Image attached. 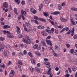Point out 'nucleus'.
<instances>
[{
  "label": "nucleus",
  "instance_id": "nucleus-16",
  "mask_svg": "<svg viewBox=\"0 0 77 77\" xmlns=\"http://www.w3.org/2000/svg\"><path fill=\"white\" fill-rule=\"evenodd\" d=\"M7 37L8 38H9V39H10V38H12V36L11 35V34H10V32H9L7 34Z\"/></svg>",
  "mask_w": 77,
  "mask_h": 77
},
{
  "label": "nucleus",
  "instance_id": "nucleus-43",
  "mask_svg": "<svg viewBox=\"0 0 77 77\" xmlns=\"http://www.w3.org/2000/svg\"><path fill=\"white\" fill-rule=\"evenodd\" d=\"M50 23H51V24H52V25H54V23H54V22H53V21L51 20H50Z\"/></svg>",
  "mask_w": 77,
  "mask_h": 77
},
{
  "label": "nucleus",
  "instance_id": "nucleus-36",
  "mask_svg": "<svg viewBox=\"0 0 77 77\" xmlns=\"http://www.w3.org/2000/svg\"><path fill=\"white\" fill-rule=\"evenodd\" d=\"M55 48L56 50H59V47L57 45H56L55 46Z\"/></svg>",
  "mask_w": 77,
  "mask_h": 77
},
{
  "label": "nucleus",
  "instance_id": "nucleus-14",
  "mask_svg": "<svg viewBox=\"0 0 77 77\" xmlns=\"http://www.w3.org/2000/svg\"><path fill=\"white\" fill-rule=\"evenodd\" d=\"M41 43L42 44V45H43V46H44V47H45L46 46V44L44 41V40H42V41Z\"/></svg>",
  "mask_w": 77,
  "mask_h": 77
},
{
  "label": "nucleus",
  "instance_id": "nucleus-30",
  "mask_svg": "<svg viewBox=\"0 0 77 77\" xmlns=\"http://www.w3.org/2000/svg\"><path fill=\"white\" fill-rule=\"evenodd\" d=\"M5 66V64L3 63H2L0 64V67L1 68H3Z\"/></svg>",
  "mask_w": 77,
  "mask_h": 77
},
{
  "label": "nucleus",
  "instance_id": "nucleus-42",
  "mask_svg": "<svg viewBox=\"0 0 77 77\" xmlns=\"http://www.w3.org/2000/svg\"><path fill=\"white\" fill-rule=\"evenodd\" d=\"M18 36L19 38H23V35L22 34H19Z\"/></svg>",
  "mask_w": 77,
  "mask_h": 77
},
{
  "label": "nucleus",
  "instance_id": "nucleus-57",
  "mask_svg": "<svg viewBox=\"0 0 77 77\" xmlns=\"http://www.w3.org/2000/svg\"><path fill=\"white\" fill-rule=\"evenodd\" d=\"M21 3L22 5H25V1H22L21 2Z\"/></svg>",
  "mask_w": 77,
  "mask_h": 77
},
{
  "label": "nucleus",
  "instance_id": "nucleus-2",
  "mask_svg": "<svg viewBox=\"0 0 77 77\" xmlns=\"http://www.w3.org/2000/svg\"><path fill=\"white\" fill-rule=\"evenodd\" d=\"M14 75H15V72L14 70H11L9 74V77H12L14 76Z\"/></svg>",
  "mask_w": 77,
  "mask_h": 77
},
{
  "label": "nucleus",
  "instance_id": "nucleus-17",
  "mask_svg": "<svg viewBox=\"0 0 77 77\" xmlns=\"http://www.w3.org/2000/svg\"><path fill=\"white\" fill-rule=\"evenodd\" d=\"M17 65L19 64L20 65H23V63H22V62L20 61V60H18L17 62Z\"/></svg>",
  "mask_w": 77,
  "mask_h": 77
},
{
  "label": "nucleus",
  "instance_id": "nucleus-59",
  "mask_svg": "<svg viewBox=\"0 0 77 77\" xmlns=\"http://www.w3.org/2000/svg\"><path fill=\"white\" fill-rule=\"evenodd\" d=\"M55 56H56V57H57V56H58V55H57V54L56 53H54L53 54Z\"/></svg>",
  "mask_w": 77,
  "mask_h": 77
},
{
  "label": "nucleus",
  "instance_id": "nucleus-3",
  "mask_svg": "<svg viewBox=\"0 0 77 77\" xmlns=\"http://www.w3.org/2000/svg\"><path fill=\"white\" fill-rule=\"evenodd\" d=\"M27 39L26 40V44H30L31 43V41H30V39L29 38V37H27Z\"/></svg>",
  "mask_w": 77,
  "mask_h": 77
},
{
  "label": "nucleus",
  "instance_id": "nucleus-4",
  "mask_svg": "<svg viewBox=\"0 0 77 77\" xmlns=\"http://www.w3.org/2000/svg\"><path fill=\"white\" fill-rule=\"evenodd\" d=\"M30 11L31 12H32V13L34 14H35L36 13V11L33 8H30Z\"/></svg>",
  "mask_w": 77,
  "mask_h": 77
},
{
  "label": "nucleus",
  "instance_id": "nucleus-32",
  "mask_svg": "<svg viewBox=\"0 0 77 77\" xmlns=\"http://www.w3.org/2000/svg\"><path fill=\"white\" fill-rule=\"evenodd\" d=\"M34 18L35 20H39V18H38V17L36 16H34Z\"/></svg>",
  "mask_w": 77,
  "mask_h": 77
},
{
  "label": "nucleus",
  "instance_id": "nucleus-28",
  "mask_svg": "<svg viewBox=\"0 0 77 77\" xmlns=\"http://www.w3.org/2000/svg\"><path fill=\"white\" fill-rule=\"evenodd\" d=\"M0 40L1 41H3L5 40V37H2L0 38Z\"/></svg>",
  "mask_w": 77,
  "mask_h": 77
},
{
  "label": "nucleus",
  "instance_id": "nucleus-31",
  "mask_svg": "<svg viewBox=\"0 0 77 77\" xmlns=\"http://www.w3.org/2000/svg\"><path fill=\"white\" fill-rule=\"evenodd\" d=\"M64 31L65 30H66V32H68L69 30V28L68 27L64 28Z\"/></svg>",
  "mask_w": 77,
  "mask_h": 77
},
{
  "label": "nucleus",
  "instance_id": "nucleus-48",
  "mask_svg": "<svg viewBox=\"0 0 77 77\" xmlns=\"http://www.w3.org/2000/svg\"><path fill=\"white\" fill-rule=\"evenodd\" d=\"M66 45L67 47V48H69V47H70V45H69V44H66Z\"/></svg>",
  "mask_w": 77,
  "mask_h": 77
},
{
  "label": "nucleus",
  "instance_id": "nucleus-49",
  "mask_svg": "<svg viewBox=\"0 0 77 77\" xmlns=\"http://www.w3.org/2000/svg\"><path fill=\"white\" fill-rule=\"evenodd\" d=\"M71 32V30H69V32H67L66 34H67V35H69V34H70V32Z\"/></svg>",
  "mask_w": 77,
  "mask_h": 77
},
{
  "label": "nucleus",
  "instance_id": "nucleus-37",
  "mask_svg": "<svg viewBox=\"0 0 77 77\" xmlns=\"http://www.w3.org/2000/svg\"><path fill=\"white\" fill-rule=\"evenodd\" d=\"M58 9L59 11H60L62 9V7H61L60 5H59L58 6Z\"/></svg>",
  "mask_w": 77,
  "mask_h": 77
},
{
  "label": "nucleus",
  "instance_id": "nucleus-45",
  "mask_svg": "<svg viewBox=\"0 0 77 77\" xmlns=\"http://www.w3.org/2000/svg\"><path fill=\"white\" fill-rule=\"evenodd\" d=\"M54 26H55L56 27H57L58 26H57V23L56 22L54 23Z\"/></svg>",
  "mask_w": 77,
  "mask_h": 77
},
{
  "label": "nucleus",
  "instance_id": "nucleus-8",
  "mask_svg": "<svg viewBox=\"0 0 77 77\" xmlns=\"http://www.w3.org/2000/svg\"><path fill=\"white\" fill-rule=\"evenodd\" d=\"M70 52L71 54H73V55H76L77 54V53H76L75 52H74V49H71L70 50Z\"/></svg>",
  "mask_w": 77,
  "mask_h": 77
},
{
  "label": "nucleus",
  "instance_id": "nucleus-38",
  "mask_svg": "<svg viewBox=\"0 0 77 77\" xmlns=\"http://www.w3.org/2000/svg\"><path fill=\"white\" fill-rule=\"evenodd\" d=\"M25 25L27 27H29L30 26V25L27 22H26L25 23Z\"/></svg>",
  "mask_w": 77,
  "mask_h": 77
},
{
  "label": "nucleus",
  "instance_id": "nucleus-23",
  "mask_svg": "<svg viewBox=\"0 0 77 77\" xmlns=\"http://www.w3.org/2000/svg\"><path fill=\"white\" fill-rule=\"evenodd\" d=\"M14 11L15 14L16 15H18V14L17 13V8H15L14 9Z\"/></svg>",
  "mask_w": 77,
  "mask_h": 77
},
{
  "label": "nucleus",
  "instance_id": "nucleus-58",
  "mask_svg": "<svg viewBox=\"0 0 77 77\" xmlns=\"http://www.w3.org/2000/svg\"><path fill=\"white\" fill-rule=\"evenodd\" d=\"M23 55V54L22 53H20L19 54V55L20 57L22 56Z\"/></svg>",
  "mask_w": 77,
  "mask_h": 77
},
{
  "label": "nucleus",
  "instance_id": "nucleus-9",
  "mask_svg": "<svg viewBox=\"0 0 77 77\" xmlns=\"http://www.w3.org/2000/svg\"><path fill=\"white\" fill-rule=\"evenodd\" d=\"M50 72H51V69H50V70L48 71V72H47V74L50 75V77H52V76H53V74H52Z\"/></svg>",
  "mask_w": 77,
  "mask_h": 77
},
{
  "label": "nucleus",
  "instance_id": "nucleus-19",
  "mask_svg": "<svg viewBox=\"0 0 77 77\" xmlns=\"http://www.w3.org/2000/svg\"><path fill=\"white\" fill-rule=\"evenodd\" d=\"M46 67L47 68H48V69H49L48 71H50V69H51V66L50 65H47L46 66Z\"/></svg>",
  "mask_w": 77,
  "mask_h": 77
},
{
  "label": "nucleus",
  "instance_id": "nucleus-11",
  "mask_svg": "<svg viewBox=\"0 0 77 77\" xmlns=\"http://www.w3.org/2000/svg\"><path fill=\"white\" fill-rule=\"evenodd\" d=\"M3 6L5 8H7L8 7V3L6 2H5L4 3H3Z\"/></svg>",
  "mask_w": 77,
  "mask_h": 77
},
{
  "label": "nucleus",
  "instance_id": "nucleus-33",
  "mask_svg": "<svg viewBox=\"0 0 77 77\" xmlns=\"http://www.w3.org/2000/svg\"><path fill=\"white\" fill-rule=\"evenodd\" d=\"M72 69L74 71H75L76 70H77V69H76V67L74 66L72 67Z\"/></svg>",
  "mask_w": 77,
  "mask_h": 77
},
{
  "label": "nucleus",
  "instance_id": "nucleus-54",
  "mask_svg": "<svg viewBox=\"0 0 77 77\" xmlns=\"http://www.w3.org/2000/svg\"><path fill=\"white\" fill-rule=\"evenodd\" d=\"M65 5V2H63L62 4V6H64Z\"/></svg>",
  "mask_w": 77,
  "mask_h": 77
},
{
  "label": "nucleus",
  "instance_id": "nucleus-64",
  "mask_svg": "<svg viewBox=\"0 0 77 77\" xmlns=\"http://www.w3.org/2000/svg\"><path fill=\"white\" fill-rule=\"evenodd\" d=\"M30 71H31V72H33V71L34 70H33V68L31 67L30 68Z\"/></svg>",
  "mask_w": 77,
  "mask_h": 77
},
{
  "label": "nucleus",
  "instance_id": "nucleus-51",
  "mask_svg": "<svg viewBox=\"0 0 77 77\" xmlns=\"http://www.w3.org/2000/svg\"><path fill=\"white\" fill-rule=\"evenodd\" d=\"M51 38V36L49 35L46 38V39H50Z\"/></svg>",
  "mask_w": 77,
  "mask_h": 77
},
{
  "label": "nucleus",
  "instance_id": "nucleus-24",
  "mask_svg": "<svg viewBox=\"0 0 77 77\" xmlns=\"http://www.w3.org/2000/svg\"><path fill=\"white\" fill-rule=\"evenodd\" d=\"M31 61L32 64L33 65L35 64V61L33 59H31Z\"/></svg>",
  "mask_w": 77,
  "mask_h": 77
},
{
  "label": "nucleus",
  "instance_id": "nucleus-60",
  "mask_svg": "<svg viewBox=\"0 0 77 77\" xmlns=\"http://www.w3.org/2000/svg\"><path fill=\"white\" fill-rule=\"evenodd\" d=\"M47 32L48 33H51V31L50 30H47Z\"/></svg>",
  "mask_w": 77,
  "mask_h": 77
},
{
  "label": "nucleus",
  "instance_id": "nucleus-63",
  "mask_svg": "<svg viewBox=\"0 0 77 77\" xmlns=\"http://www.w3.org/2000/svg\"><path fill=\"white\" fill-rule=\"evenodd\" d=\"M44 61H47V62H48V60L47 58H44Z\"/></svg>",
  "mask_w": 77,
  "mask_h": 77
},
{
  "label": "nucleus",
  "instance_id": "nucleus-55",
  "mask_svg": "<svg viewBox=\"0 0 77 77\" xmlns=\"http://www.w3.org/2000/svg\"><path fill=\"white\" fill-rule=\"evenodd\" d=\"M11 64H12V62H11V61H9L8 63V65H11Z\"/></svg>",
  "mask_w": 77,
  "mask_h": 77
},
{
  "label": "nucleus",
  "instance_id": "nucleus-34",
  "mask_svg": "<svg viewBox=\"0 0 77 77\" xmlns=\"http://www.w3.org/2000/svg\"><path fill=\"white\" fill-rule=\"evenodd\" d=\"M28 54L31 57H33V55L31 53L29 52L28 53Z\"/></svg>",
  "mask_w": 77,
  "mask_h": 77
},
{
  "label": "nucleus",
  "instance_id": "nucleus-41",
  "mask_svg": "<svg viewBox=\"0 0 77 77\" xmlns=\"http://www.w3.org/2000/svg\"><path fill=\"white\" fill-rule=\"evenodd\" d=\"M26 54H27V51L26 50H24L23 51V54L26 55Z\"/></svg>",
  "mask_w": 77,
  "mask_h": 77
},
{
  "label": "nucleus",
  "instance_id": "nucleus-27",
  "mask_svg": "<svg viewBox=\"0 0 77 77\" xmlns=\"http://www.w3.org/2000/svg\"><path fill=\"white\" fill-rule=\"evenodd\" d=\"M71 10L72 11H77V8H71Z\"/></svg>",
  "mask_w": 77,
  "mask_h": 77
},
{
  "label": "nucleus",
  "instance_id": "nucleus-20",
  "mask_svg": "<svg viewBox=\"0 0 77 77\" xmlns=\"http://www.w3.org/2000/svg\"><path fill=\"white\" fill-rule=\"evenodd\" d=\"M38 28L39 29H44V26H38Z\"/></svg>",
  "mask_w": 77,
  "mask_h": 77
},
{
  "label": "nucleus",
  "instance_id": "nucleus-40",
  "mask_svg": "<svg viewBox=\"0 0 77 77\" xmlns=\"http://www.w3.org/2000/svg\"><path fill=\"white\" fill-rule=\"evenodd\" d=\"M39 20L40 21H45V19H42V18H40Z\"/></svg>",
  "mask_w": 77,
  "mask_h": 77
},
{
  "label": "nucleus",
  "instance_id": "nucleus-12",
  "mask_svg": "<svg viewBox=\"0 0 77 77\" xmlns=\"http://www.w3.org/2000/svg\"><path fill=\"white\" fill-rule=\"evenodd\" d=\"M60 13L59 11H55L54 13H52L51 14L52 15H58V14H60Z\"/></svg>",
  "mask_w": 77,
  "mask_h": 77
},
{
  "label": "nucleus",
  "instance_id": "nucleus-53",
  "mask_svg": "<svg viewBox=\"0 0 77 77\" xmlns=\"http://www.w3.org/2000/svg\"><path fill=\"white\" fill-rule=\"evenodd\" d=\"M21 15L20 16L18 17V21H20V20H21Z\"/></svg>",
  "mask_w": 77,
  "mask_h": 77
},
{
  "label": "nucleus",
  "instance_id": "nucleus-26",
  "mask_svg": "<svg viewBox=\"0 0 77 77\" xmlns=\"http://www.w3.org/2000/svg\"><path fill=\"white\" fill-rule=\"evenodd\" d=\"M35 69L36 71H37V72H40V70H39V69L37 67H35Z\"/></svg>",
  "mask_w": 77,
  "mask_h": 77
},
{
  "label": "nucleus",
  "instance_id": "nucleus-10",
  "mask_svg": "<svg viewBox=\"0 0 77 77\" xmlns=\"http://www.w3.org/2000/svg\"><path fill=\"white\" fill-rule=\"evenodd\" d=\"M41 33L43 36H47V33L45 32V31H42L41 32Z\"/></svg>",
  "mask_w": 77,
  "mask_h": 77
},
{
  "label": "nucleus",
  "instance_id": "nucleus-39",
  "mask_svg": "<svg viewBox=\"0 0 77 77\" xmlns=\"http://www.w3.org/2000/svg\"><path fill=\"white\" fill-rule=\"evenodd\" d=\"M34 21L35 24H39V22L38 21L35 20H34Z\"/></svg>",
  "mask_w": 77,
  "mask_h": 77
},
{
  "label": "nucleus",
  "instance_id": "nucleus-62",
  "mask_svg": "<svg viewBox=\"0 0 77 77\" xmlns=\"http://www.w3.org/2000/svg\"><path fill=\"white\" fill-rule=\"evenodd\" d=\"M37 66L38 67H39V66H41V64H40V63H38L37 65Z\"/></svg>",
  "mask_w": 77,
  "mask_h": 77
},
{
  "label": "nucleus",
  "instance_id": "nucleus-29",
  "mask_svg": "<svg viewBox=\"0 0 77 77\" xmlns=\"http://www.w3.org/2000/svg\"><path fill=\"white\" fill-rule=\"evenodd\" d=\"M44 63L45 65H50V62H45Z\"/></svg>",
  "mask_w": 77,
  "mask_h": 77
},
{
  "label": "nucleus",
  "instance_id": "nucleus-6",
  "mask_svg": "<svg viewBox=\"0 0 77 77\" xmlns=\"http://www.w3.org/2000/svg\"><path fill=\"white\" fill-rule=\"evenodd\" d=\"M4 47L5 45H0V47L1 48H0V51H3Z\"/></svg>",
  "mask_w": 77,
  "mask_h": 77
},
{
  "label": "nucleus",
  "instance_id": "nucleus-52",
  "mask_svg": "<svg viewBox=\"0 0 77 77\" xmlns=\"http://www.w3.org/2000/svg\"><path fill=\"white\" fill-rule=\"evenodd\" d=\"M73 38L75 39H77V35H75L73 36Z\"/></svg>",
  "mask_w": 77,
  "mask_h": 77
},
{
  "label": "nucleus",
  "instance_id": "nucleus-25",
  "mask_svg": "<svg viewBox=\"0 0 77 77\" xmlns=\"http://www.w3.org/2000/svg\"><path fill=\"white\" fill-rule=\"evenodd\" d=\"M9 31H6V30L3 31V32L4 34L5 35H6V34H8V33H9Z\"/></svg>",
  "mask_w": 77,
  "mask_h": 77
},
{
  "label": "nucleus",
  "instance_id": "nucleus-22",
  "mask_svg": "<svg viewBox=\"0 0 77 77\" xmlns=\"http://www.w3.org/2000/svg\"><path fill=\"white\" fill-rule=\"evenodd\" d=\"M60 20L63 22H65L66 21V19H64V18H62V17L61 18Z\"/></svg>",
  "mask_w": 77,
  "mask_h": 77
},
{
  "label": "nucleus",
  "instance_id": "nucleus-13",
  "mask_svg": "<svg viewBox=\"0 0 77 77\" xmlns=\"http://www.w3.org/2000/svg\"><path fill=\"white\" fill-rule=\"evenodd\" d=\"M16 28H17V34H20V28L18 27V26H16Z\"/></svg>",
  "mask_w": 77,
  "mask_h": 77
},
{
  "label": "nucleus",
  "instance_id": "nucleus-50",
  "mask_svg": "<svg viewBox=\"0 0 77 77\" xmlns=\"http://www.w3.org/2000/svg\"><path fill=\"white\" fill-rule=\"evenodd\" d=\"M65 31V29L64 28H63V29H62L60 31V33H62L63 32H64Z\"/></svg>",
  "mask_w": 77,
  "mask_h": 77
},
{
  "label": "nucleus",
  "instance_id": "nucleus-46",
  "mask_svg": "<svg viewBox=\"0 0 77 77\" xmlns=\"http://www.w3.org/2000/svg\"><path fill=\"white\" fill-rule=\"evenodd\" d=\"M24 30H25V31H27V32H30V31H29L28 30V29H27V28H26V27H25L24 28Z\"/></svg>",
  "mask_w": 77,
  "mask_h": 77
},
{
  "label": "nucleus",
  "instance_id": "nucleus-21",
  "mask_svg": "<svg viewBox=\"0 0 77 77\" xmlns=\"http://www.w3.org/2000/svg\"><path fill=\"white\" fill-rule=\"evenodd\" d=\"M38 47V45L37 44H35V45L33 46V48L34 49H37Z\"/></svg>",
  "mask_w": 77,
  "mask_h": 77
},
{
  "label": "nucleus",
  "instance_id": "nucleus-44",
  "mask_svg": "<svg viewBox=\"0 0 77 77\" xmlns=\"http://www.w3.org/2000/svg\"><path fill=\"white\" fill-rule=\"evenodd\" d=\"M41 45H39L38 46V48H37L38 50H41Z\"/></svg>",
  "mask_w": 77,
  "mask_h": 77
},
{
  "label": "nucleus",
  "instance_id": "nucleus-7",
  "mask_svg": "<svg viewBox=\"0 0 77 77\" xmlns=\"http://www.w3.org/2000/svg\"><path fill=\"white\" fill-rule=\"evenodd\" d=\"M4 56H8L9 53V51L8 50H6L5 51H4Z\"/></svg>",
  "mask_w": 77,
  "mask_h": 77
},
{
  "label": "nucleus",
  "instance_id": "nucleus-5",
  "mask_svg": "<svg viewBox=\"0 0 77 77\" xmlns=\"http://www.w3.org/2000/svg\"><path fill=\"white\" fill-rule=\"evenodd\" d=\"M46 42H47V44H48V45H49L51 46H52V43H51V42L50 40H47L46 41Z\"/></svg>",
  "mask_w": 77,
  "mask_h": 77
},
{
  "label": "nucleus",
  "instance_id": "nucleus-35",
  "mask_svg": "<svg viewBox=\"0 0 77 77\" xmlns=\"http://www.w3.org/2000/svg\"><path fill=\"white\" fill-rule=\"evenodd\" d=\"M15 2L17 3V5L20 4V0H15Z\"/></svg>",
  "mask_w": 77,
  "mask_h": 77
},
{
  "label": "nucleus",
  "instance_id": "nucleus-15",
  "mask_svg": "<svg viewBox=\"0 0 77 77\" xmlns=\"http://www.w3.org/2000/svg\"><path fill=\"white\" fill-rule=\"evenodd\" d=\"M42 7H43V4H40L38 9V10L39 11H41V9H42Z\"/></svg>",
  "mask_w": 77,
  "mask_h": 77
},
{
  "label": "nucleus",
  "instance_id": "nucleus-1",
  "mask_svg": "<svg viewBox=\"0 0 77 77\" xmlns=\"http://www.w3.org/2000/svg\"><path fill=\"white\" fill-rule=\"evenodd\" d=\"M21 13L22 14V15H21V17H22V18L23 20H24L25 18L23 15H25V16H26V15H27L26 12L25 11H23V9H22L21 10Z\"/></svg>",
  "mask_w": 77,
  "mask_h": 77
},
{
  "label": "nucleus",
  "instance_id": "nucleus-56",
  "mask_svg": "<svg viewBox=\"0 0 77 77\" xmlns=\"http://www.w3.org/2000/svg\"><path fill=\"white\" fill-rule=\"evenodd\" d=\"M68 69L69 70V72L71 73V69L69 68V67L68 68Z\"/></svg>",
  "mask_w": 77,
  "mask_h": 77
},
{
  "label": "nucleus",
  "instance_id": "nucleus-47",
  "mask_svg": "<svg viewBox=\"0 0 77 77\" xmlns=\"http://www.w3.org/2000/svg\"><path fill=\"white\" fill-rule=\"evenodd\" d=\"M3 29H7V25H5L3 27Z\"/></svg>",
  "mask_w": 77,
  "mask_h": 77
},
{
  "label": "nucleus",
  "instance_id": "nucleus-18",
  "mask_svg": "<svg viewBox=\"0 0 77 77\" xmlns=\"http://www.w3.org/2000/svg\"><path fill=\"white\" fill-rule=\"evenodd\" d=\"M43 14L45 17H49V14L47 12H43Z\"/></svg>",
  "mask_w": 77,
  "mask_h": 77
},
{
  "label": "nucleus",
  "instance_id": "nucleus-61",
  "mask_svg": "<svg viewBox=\"0 0 77 77\" xmlns=\"http://www.w3.org/2000/svg\"><path fill=\"white\" fill-rule=\"evenodd\" d=\"M69 74H66L65 75V77H69Z\"/></svg>",
  "mask_w": 77,
  "mask_h": 77
}]
</instances>
